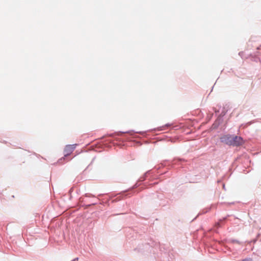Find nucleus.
<instances>
[{"instance_id":"f03ea898","label":"nucleus","mask_w":261,"mask_h":261,"mask_svg":"<svg viewBox=\"0 0 261 261\" xmlns=\"http://www.w3.org/2000/svg\"><path fill=\"white\" fill-rule=\"evenodd\" d=\"M243 143V140L241 137L232 136V141L231 145L237 146L242 145Z\"/></svg>"},{"instance_id":"f257e3e1","label":"nucleus","mask_w":261,"mask_h":261,"mask_svg":"<svg viewBox=\"0 0 261 261\" xmlns=\"http://www.w3.org/2000/svg\"><path fill=\"white\" fill-rule=\"evenodd\" d=\"M220 140L222 143L229 145H231L232 141V136L230 135H224L221 137Z\"/></svg>"},{"instance_id":"20e7f679","label":"nucleus","mask_w":261,"mask_h":261,"mask_svg":"<svg viewBox=\"0 0 261 261\" xmlns=\"http://www.w3.org/2000/svg\"><path fill=\"white\" fill-rule=\"evenodd\" d=\"M223 220H220L219 222L216 223L215 226L217 228L221 227V223H222Z\"/></svg>"},{"instance_id":"7ed1b4c3","label":"nucleus","mask_w":261,"mask_h":261,"mask_svg":"<svg viewBox=\"0 0 261 261\" xmlns=\"http://www.w3.org/2000/svg\"><path fill=\"white\" fill-rule=\"evenodd\" d=\"M75 149L74 145H68L66 146L64 150V156H67L70 155Z\"/></svg>"},{"instance_id":"39448f33","label":"nucleus","mask_w":261,"mask_h":261,"mask_svg":"<svg viewBox=\"0 0 261 261\" xmlns=\"http://www.w3.org/2000/svg\"><path fill=\"white\" fill-rule=\"evenodd\" d=\"M242 261H250V259H243V260H242Z\"/></svg>"}]
</instances>
